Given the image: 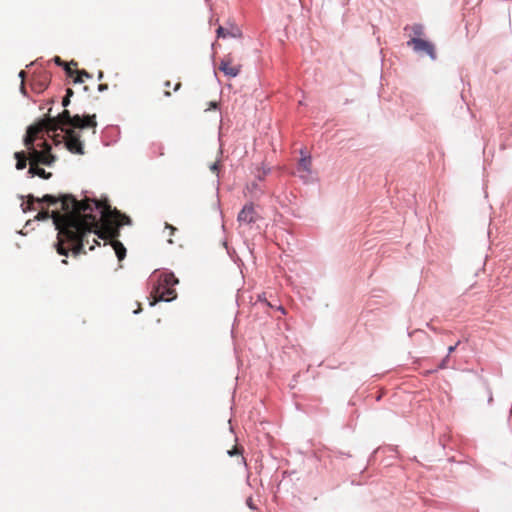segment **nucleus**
<instances>
[{"label": "nucleus", "mask_w": 512, "mask_h": 512, "mask_svg": "<svg viewBox=\"0 0 512 512\" xmlns=\"http://www.w3.org/2000/svg\"><path fill=\"white\" fill-rule=\"evenodd\" d=\"M27 209L32 210L35 202H46L49 205L61 203L62 213H54L53 223L58 230L57 242L55 244L58 254L67 256L69 251L74 255L86 253L85 245H89V250H93L98 241L93 237L92 244L89 240L92 234L101 239H110L102 235L103 223L97 214H94V208L90 199L78 201L70 194L60 195L59 197L46 194L42 198L28 195Z\"/></svg>", "instance_id": "f257e3e1"}, {"label": "nucleus", "mask_w": 512, "mask_h": 512, "mask_svg": "<svg viewBox=\"0 0 512 512\" xmlns=\"http://www.w3.org/2000/svg\"><path fill=\"white\" fill-rule=\"evenodd\" d=\"M60 125H69L72 128H96V115L80 116L78 114L71 116L69 110L65 109L57 117L47 116L35 125L28 128L24 145L28 150L30 165H47L50 166L55 161V156L51 154V146L46 141L42 143V150H38L34 146V142L39 138L40 134L46 132H56Z\"/></svg>", "instance_id": "f03ea898"}, {"label": "nucleus", "mask_w": 512, "mask_h": 512, "mask_svg": "<svg viewBox=\"0 0 512 512\" xmlns=\"http://www.w3.org/2000/svg\"><path fill=\"white\" fill-rule=\"evenodd\" d=\"M90 203L95 211H100L99 218L103 223L102 235L104 237L118 238L120 235L119 228L131 223V219L127 215L122 214L117 209H112L107 200L90 199Z\"/></svg>", "instance_id": "7ed1b4c3"}, {"label": "nucleus", "mask_w": 512, "mask_h": 512, "mask_svg": "<svg viewBox=\"0 0 512 512\" xmlns=\"http://www.w3.org/2000/svg\"><path fill=\"white\" fill-rule=\"evenodd\" d=\"M178 279L175 277L173 273H162L159 276L158 284L151 291V296L153 301L151 305L159 301H172L177 297L176 290L174 286L178 284Z\"/></svg>", "instance_id": "20e7f679"}, {"label": "nucleus", "mask_w": 512, "mask_h": 512, "mask_svg": "<svg viewBox=\"0 0 512 512\" xmlns=\"http://www.w3.org/2000/svg\"><path fill=\"white\" fill-rule=\"evenodd\" d=\"M62 126L63 125H60L58 129L60 128L62 131L65 132L63 139L65 140L66 148L71 153L80 155L84 154V147L82 141L80 140V135L73 129H63Z\"/></svg>", "instance_id": "39448f33"}, {"label": "nucleus", "mask_w": 512, "mask_h": 512, "mask_svg": "<svg viewBox=\"0 0 512 512\" xmlns=\"http://www.w3.org/2000/svg\"><path fill=\"white\" fill-rule=\"evenodd\" d=\"M407 45L417 53L427 54L432 60L437 57L434 44L423 38L411 37Z\"/></svg>", "instance_id": "423d86ee"}, {"label": "nucleus", "mask_w": 512, "mask_h": 512, "mask_svg": "<svg viewBox=\"0 0 512 512\" xmlns=\"http://www.w3.org/2000/svg\"><path fill=\"white\" fill-rule=\"evenodd\" d=\"M260 219V215L256 211L252 203L246 204L239 212L237 221L240 225L250 226Z\"/></svg>", "instance_id": "0eeeda50"}, {"label": "nucleus", "mask_w": 512, "mask_h": 512, "mask_svg": "<svg viewBox=\"0 0 512 512\" xmlns=\"http://www.w3.org/2000/svg\"><path fill=\"white\" fill-rule=\"evenodd\" d=\"M241 68L240 64H234V57L231 53L225 55L219 64V70L230 78L238 76Z\"/></svg>", "instance_id": "6e6552de"}, {"label": "nucleus", "mask_w": 512, "mask_h": 512, "mask_svg": "<svg viewBox=\"0 0 512 512\" xmlns=\"http://www.w3.org/2000/svg\"><path fill=\"white\" fill-rule=\"evenodd\" d=\"M311 165L312 160L310 156H303L297 166V172L299 173V176L303 179H306L311 174Z\"/></svg>", "instance_id": "1a4fd4ad"}, {"label": "nucleus", "mask_w": 512, "mask_h": 512, "mask_svg": "<svg viewBox=\"0 0 512 512\" xmlns=\"http://www.w3.org/2000/svg\"><path fill=\"white\" fill-rule=\"evenodd\" d=\"M216 33H217L218 38H226L227 36L236 38V37L241 36V31L237 27H232L229 30V29L223 28L222 26H219Z\"/></svg>", "instance_id": "9d476101"}, {"label": "nucleus", "mask_w": 512, "mask_h": 512, "mask_svg": "<svg viewBox=\"0 0 512 512\" xmlns=\"http://www.w3.org/2000/svg\"><path fill=\"white\" fill-rule=\"evenodd\" d=\"M109 243L112 245L113 249L115 250V253L119 259V261L123 260L126 256V248L124 245L117 240V238L113 239H107Z\"/></svg>", "instance_id": "9b49d317"}, {"label": "nucleus", "mask_w": 512, "mask_h": 512, "mask_svg": "<svg viewBox=\"0 0 512 512\" xmlns=\"http://www.w3.org/2000/svg\"><path fill=\"white\" fill-rule=\"evenodd\" d=\"M28 173L31 177L38 176L43 179H49L52 174L50 172H46L43 168H40L39 165H33L29 167Z\"/></svg>", "instance_id": "f8f14e48"}, {"label": "nucleus", "mask_w": 512, "mask_h": 512, "mask_svg": "<svg viewBox=\"0 0 512 512\" xmlns=\"http://www.w3.org/2000/svg\"><path fill=\"white\" fill-rule=\"evenodd\" d=\"M405 31H408L410 30L411 31V34H410V38L411 37H417V38H422V36L425 35L424 33V27L422 24H413L411 26H406L404 28Z\"/></svg>", "instance_id": "ddd939ff"}, {"label": "nucleus", "mask_w": 512, "mask_h": 512, "mask_svg": "<svg viewBox=\"0 0 512 512\" xmlns=\"http://www.w3.org/2000/svg\"><path fill=\"white\" fill-rule=\"evenodd\" d=\"M15 159L16 162V169L23 170L27 166V161L29 160V157L26 156V153L24 151L16 152L15 153Z\"/></svg>", "instance_id": "4468645a"}, {"label": "nucleus", "mask_w": 512, "mask_h": 512, "mask_svg": "<svg viewBox=\"0 0 512 512\" xmlns=\"http://www.w3.org/2000/svg\"><path fill=\"white\" fill-rule=\"evenodd\" d=\"M78 66V63L75 61H70L69 63L65 64L64 70L69 77H74L76 75V67Z\"/></svg>", "instance_id": "2eb2a0df"}, {"label": "nucleus", "mask_w": 512, "mask_h": 512, "mask_svg": "<svg viewBox=\"0 0 512 512\" xmlns=\"http://www.w3.org/2000/svg\"><path fill=\"white\" fill-rule=\"evenodd\" d=\"M54 213H61V212L58 210H54L52 212H50L49 210H42V211L38 212V214L36 215L35 218L39 221L47 220L49 218L53 219Z\"/></svg>", "instance_id": "dca6fc26"}, {"label": "nucleus", "mask_w": 512, "mask_h": 512, "mask_svg": "<svg viewBox=\"0 0 512 512\" xmlns=\"http://www.w3.org/2000/svg\"><path fill=\"white\" fill-rule=\"evenodd\" d=\"M83 77L91 78V74H89L86 70H76V75L74 77V83H82Z\"/></svg>", "instance_id": "f3484780"}, {"label": "nucleus", "mask_w": 512, "mask_h": 512, "mask_svg": "<svg viewBox=\"0 0 512 512\" xmlns=\"http://www.w3.org/2000/svg\"><path fill=\"white\" fill-rule=\"evenodd\" d=\"M165 227H166L167 229H169V231H170L169 236H170V237H172V236L174 235V233L177 231V228H176V227H174V226H172V225H170V224H168V223H166V226H165ZM168 242H169L170 244H173V243H174V241H173V239H172V238H169V239H168Z\"/></svg>", "instance_id": "a211bd4d"}, {"label": "nucleus", "mask_w": 512, "mask_h": 512, "mask_svg": "<svg viewBox=\"0 0 512 512\" xmlns=\"http://www.w3.org/2000/svg\"><path fill=\"white\" fill-rule=\"evenodd\" d=\"M227 453L229 456H236L241 455L242 450L237 445H235L232 449L228 450Z\"/></svg>", "instance_id": "6ab92c4d"}, {"label": "nucleus", "mask_w": 512, "mask_h": 512, "mask_svg": "<svg viewBox=\"0 0 512 512\" xmlns=\"http://www.w3.org/2000/svg\"><path fill=\"white\" fill-rule=\"evenodd\" d=\"M54 62L58 65V66H62L63 68L65 67V64L66 62H64L59 56H56L54 58Z\"/></svg>", "instance_id": "aec40b11"}, {"label": "nucleus", "mask_w": 512, "mask_h": 512, "mask_svg": "<svg viewBox=\"0 0 512 512\" xmlns=\"http://www.w3.org/2000/svg\"><path fill=\"white\" fill-rule=\"evenodd\" d=\"M448 359H449V355H448V356H446V357L442 360L441 364L439 365V368H440V369H444V368H446Z\"/></svg>", "instance_id": "412c9836"}, {"label": "nucleus", "mask_w": 512, "mask_h": 512, "mask_svg": "<svg viewBox=\"0 0 512 512\" xmlns=\"http://www.w3.org/2000/svg\"><path fill=\"white\" fill-rule=\"evenodd\" d=\"M246 504L248 505L249 508L251 509H255V506H254V503H253V499L251 497H249L247 500H246Z\"/></svg>", "instance_id": "4be33fe9"}, {"label": "nucleus", "mask_w": 512, "mask_h": 512, "mask_svg": "<svg viewBox=\"0 0 512 512\" xmlns=\"http://www.w3.org/2000/svg\"><path fill=\"white\" fill-rule=\"evenodd\" d=\"M459 343H460V342L458 341L455 345H453V346H449V347H448V354H451L452 352H454V351H455V349H456V347L459 345Z\"/></svg>", "instance_id": "5701e85b"}, {"label": "nucleus", "mask_w": 512, "mask_h": 512, "mask_svg": "<svg viewBox=\"0 0 512 512\" xmlns=\"http://www.w3.org/2000/svg\"><path fill=\"white\" fill-rule=\"evenodd\" d=\"M69 103H70V98L64 97L63 100H62V105L64 107H67L69 105Z\"/></svg>", "instance_id": "b1692460"}, {"label": "nucleus", "mask_w": 512, "mask_h": 512, "mask_svg": "<svg viewBox=\"0 0 512 512\" xmlns=\"http://www.w3.org/2000/svg\"><path fill=\"white\" fill-rule=\"evenodd\" d=\"M107 89H108V85H107V84H100V85L98 86V90H99V91H105V90H107Z\"/></svg>", "instance_id": "393cba45"}, {"label": "nucleus", "mask_w": 512, "mask_h": 512, "mask_svg": "<svg viewBox=\"0 0 512 512\" xmlns=\"http://www.w3.org/2000/svg\"><path fill=\"white\" fill-rule=\"evenodd\" d=\"M73 96V90L71 88H68L66 90V95L65 97H68V98H71Z\"/></svg>", "instance_id": "a878e982"}, {"label": "nucleus", "mask_w": 512, "mask_h": 512, "mask_svg": "<svg viewBox=\"0 0 512 512\" xmlns=\"http://www.w3.org/2000/svg\"><path fill=\"white\" fill-rule=\"evenodd\" d=\"M218 167H219L218 163H217V162H215V163H213V164L211 165L210 169H211L213 172H216V171L218 170Z\"/></svg>", "instance_id": "bb28decb"}, {"label": "nucleus", "mask_w": 512, "mask_h": 512, "mask_svg": "<svg viewBox=\"0 0 512 512\" xmlns=\"http://www.w3.org/2000/svg\"><path fill=\"white\" fill-rule=\"evenodd\" d=\"M181 87V82H177L175 85H174V91H178Z\"/></svg>", "instance_id": "cd10ccee"}, {"label": "nucleus", "mask_w": 512, "mask_h": 512, "mask_svg": "<svg viewBox=\"0 0 512 512\" xmlns=\"http://www.w3.org/2000/svg\"><path fill=\"white\" fill-rule=\"evenodd\" d=\"M209 105H210V108H214V109L217 108V102H215V101L210 102Z\"/></svg>", "instance_id": "c85d7f7f"}, {"label": "nucleus", "mask_w": 512, "mask_h": 512, "mask_svg": "<svg viewBox=\"0 0 512 512\" xmlns=\"http://www.w3.org/2000/svg\"><path fill=\"white\" fill-rule=\"evenodd\" d=\"M103 78V72L99 71L98 73V80H101Z\"/></svg>", "instance_id": "c756f323"}, {"label": "nucleus", "mask_w": 512, "mask_h": 512, "mask_svg": "<svg viewBox=\"0 0 512 512\" xmlns=\"http://www.w3.org/2000/svg\"><path fill=\"white\" fill-rule=\"evenodd\" d=\"M165 86H166L167 88H169V87H172V84H171V82H170V81H166V82H165Z\"/></svg>", "instance_id": "7c9ffc66"}, {"label": "nucleus", "mask_w": 512, "mask_h": 512, "mask_svg": "<svg viewBox=\"0 0 512 512\" xmlns=\"http://www.w3.org/2000/svg\"><path fill=\"white\" fill-rule=\"evenodd\" d=\"M24 75H25V72H24V71H21V72L19 73V76H20V77H22V78L24 77Z\"/></svg>", "instance_id": "2f4dec72"}, {"label": "nucleus", "mask_w": 512, "mask_h": 512, "mask_svg": "<svg viewBox=\"0 0 512 512\" xmlns=\"http://www.w3.org/2000/svg\"><path fill=\"white\" fill-rule=\"evenodd\" d=\"M165 95H166V96H170V95H171V93H170L169 91H165Z\"/></svg>", "instance_id": "473e14b6"}, {"label": "nucleus", "mask_w": 512, "mask_h": 512, "mask_svg": "<svg viewBox=\"0 0 512 512\" xmlns=\"http://www.w3.org/2000/svg\"><path fill=\"white\" fill-rule=\"evenodd\" d=\"M240 462H241V463H245V459H244V457H241Z\"/></svg>", "instance_id": "72a5a7b5"}, {"label": "nucleus", "mask_w": 512, "mask_h": 512, "mask_svg": "<svg viewBox=\"0 0 512 512\" xmlns=\"http://www.w3.org/2000/svg\"><path fill=\"white\" fill-rule=\"evenodd\" d=\"M264 302L267 304V306L272 307V305L269 302H267L266 300H264Z\"/></svg>", "instance_id": "f704fd0d"}, {"label": "nucleus", "mask_w": 512, "mask_h": 512, "mask_svg": "<svg viewBox=\"0 0 512 512\" xmlns=\"http://www.w3.org/2000/svg\"><path fill=\"white\" fill-rule=\"evenodd\" d=\"M279 309L284 313V309L282 308V306H279Z\"/></svg>", "instance_id": "c9c22d12"}]
</instances>
